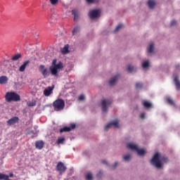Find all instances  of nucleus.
<instances>
[{
	"label": "nucleus",
	"mask_w": 180,
	"mask_h": 180,
	"mask_svg": "<svg viewBox=\"0 0 180 180\" xmlns=\"http://www.w3.org/2000/svg\"><path fill=\"white\" fill-rule=\"evenodd\" d=\"M168 158L165 156L161 155V153H156L152 160H150V164L158 169H162V167H164V162H167Z\"/></svg>",
	"instance_id": "1"
},
{
	"label": "nucleus",
	"mask_w": 180,
	"mask_h": 180,
	"mask_svg": "<svg viewBox=\"0 0 180 180\" xmlns=\"http://www.w3.org/2000/svg\"><path fill=\"white\" fill-rule=\"evenodd\" d=\"M63 63L59 62L57 64V59H53L52 64L49 68L51 75L53 77H58V72L63 70Z\"/></svg>",
	"instance_id": "2"
},
{
	"label": "nucleus",
	"mask_w": 180,
	"mask_h": 180,
	"mask_svg": "<svg viewBox=\"0 0 180 180\" xmlns=\"http://www.w3.org/2000/svg\"><path fill=\"white\" fill-rule=\"evenodd\" d=\"M6 102H19L20 96L15 92H7L5 96Z\"/></svg>",
	"instance_id": "3"
},
{
	"label": "nucleus",
	"mask_w": 180,
	"mask_h": 180,
	"mask_svg": "<svg viewBox=\"0 0 180 180\" xmlns=\"http://www.w3.org/2000/svg\"><path fill=\"white\" fill-rule=\"evenodd\" d=\"M157 53L155 51V44L154 42H150L146 46V55L148 57H153Z\"/></svg>",
	"instance_id": "4"
},
{
	"label": "nucleus",
	"mask_w": 180,
	"mask_h": 180,
	"mask_svg": "<svg viewBox=\"0 0 180 180\" xmlns=\"http://www.w3.org/2000/svg\"><path fill=\"white\" fill-rule=\"evenodd\" d=\"M112 105V101L109 99H103L101 102V108L103 113H107Z\"/></svg>",
	"instance_id": "5"
},
{
	"label": "nucleus",
	"mask_w": 180,
	"mask_h": 180,
	"mask_svg": "<svg viewBox=\"0 0 180 180\" xmlns=\"http://www.w3.org/2000/svg\"><path fill=\"white\" fill-rule=\"evenodd\" d=\"M53 106L57 112L63 110L65 106V102L63 99H58L53 103Z\"/></svg>",
	"instance_id": "6"
},
{
	"label": "nucleus",
	"mask_w": 180,
	"mask_h": 180,
	"mask_svg": "<svg viewBox=\"0 0 180 180\" xmlns=\"http://www.w3.org/2000/svg\"><path fill=\"white\" fill-rule=\"evenodd\" d=\"M89 16L90 19H91L92 20L99 19V17L101 16V10L99 9L91 10L89 12Z\"/></svg>",
	"instance_id": "7"
},
{
	"label": "nucleus",
	"mask_w": 180,
	"mask_h": 180,
	"mask_svg": "<svg viewBox=\"0 0 180 180\" xmlns=\"http://www.w3.org/2000/svg\"><path fill=\"white\" fill-rule=\"evenodd\" d=\"M120 77H122L120 73L113 75L109 80L110 86H115V85L117 84L119 79H120Z\"/></svg>",
	"instance_id": "8"
},
{
	"label": "nucleus",
	"mask_w": 180,
	"mask_h": 180,
	"mask_svg": "<svg viewBox=\"0 0 180 180\" xmlns=\"http://www.w3.org/2000/svg\"><path fill=\"white\" fill-rule=\"evenodd\" d=\"M141 65L144 71H148L151 68V61L149 59H143L141 63Z\"/></svg>",
	"instance_id": "9"
},
{
	"label": "nucleus",
	"mask_w": 180,
	"mask_h": 180,
	"mask_svg": "<svg viewBox=\"0 0 180 180\" xmlns=\"http://www.w3.org/2000/svg\"><path fill=\"white\" fill-rule=\"evenodd\" d=\"M111 127H115L117 129H119V127H120V125H119V120H115L110 122L109 124H108L105 126V129L109 130V129H111Z\"/></svg>",
	"instance_id": "10"
},
{
	"label": "nucleus",
	"mask_w": 180,
	"mask_h": 180,
	"mask_svg": "<svg viewBox=\"0 0 180 180\" xmlns=\"http://www.w3.org/2000/svg\"><path fill=\"white\" fill-rule=\"evenodd\" d=\"M39 72L42 74L44 78H47L50 73H49V70L44 65H39Z\"/></svg>",
	"instance_id": "11"
},
{
	"label": "nucleus",
	"mask_w": 180,
	"mask_h": 180,
	"mask_svg": "<svg viewBox=\"0 0 180 180\" xmlns=\"http://www.w3.org/2000/svg\"><path fill=\"white\" fill-rule=\"evenodd\" d=\"M139 68L136 65L129 64L127 67V71L129 72V74H136Z\"/></svg>",
	"instance_id": "12"
},
{
	"label": "nucleus",
	"mask_w": 180,
	"mask_h": 180,
	"mask_svg": "<svg viewBox=\"0 0 180 180\" xmlns=\"http://www.w3.org/2000/svg\"><path fill=\"white\" fill-rule=\"evenodd\" d=\"M139 147L140 146H139V145L134 142H129L127 143V148L128 150H131V151H136L139 150Z\"/></svg>",
	"instance_id": "13"
},
{
	"label": "nucleus",
	"mask_w": 180,
	"mask_h": 180,
	"mask_svg": "<svg viewBox=\"0 0 180 180\" xmlns=\"http://www.w3.org/2000/svg\"><path fill=\"white\" fill-rule=\"evenodd\" d=\"M57 171H59L60 174H64L67 169V167L64 165L63 162H59L56 166Z\"/></svg>",
	"instance_id": "14"
},
{
	"label": "nucleus",
	"mask_w": 180,
	"mask_h": 180,
	"mask_svg": "<svg viewBox=\"0 0 180 180\" xmlns=\"http://www.w3.org/2000/svg\"><path fill=\"white\" fill-rule=\"evenodd\" d=\"M133 160V154L127 153L122 156V162H130Z\"/></svg>",
	"instance_id": "15"
},
{
	"label": "nucleus",
	"mask_w": 180,
	"mask_h": 180,
	"mask_svg": "<svg viewBox=\"0 0 180 180\" xmlns=\"http://www.w3.org/2000/svg\"><path fill=\"white\" fill-rule=\"evenodd\" d=\"M19 122V117H13L7 121V126H13Z\"/></svg>",
	"instance_id": "16"
},
{
	"label": "nucleus",
	"mask_w": 180,
	"mask_h": 180,
	"mask_svg": "<svg viewBox=\"0 0 180 180\" xmlns=\"http://www.w3.org/2000/svg\"><path fill=\"white\" fill-rule=\"evenodd\" d=\"M53 89H54V86H48L44 90V95L46 96H50L53 94Z\"/></svg>",
	"instance_id": "17"
},
{
	"label": "nucleus",
	"mask_w": 180,
	"mask_h": 180,
	"mask_svg": "<svg viewBox=\"0 0 180 180\" xmlns=\"http://www.w3.org/2000/svg\"><path fill=\"white\" fill-rule=\"evenodd\" d=\"M29 64H30V60L25 61L22 65L20 66L19 71L20 72H24V71L26 70V67H28Z\"/></svg>",
	"instance_id": "18"
},
{
	"label": "nucleus",
	"mask_w": 180,
	"mask_h": 180,
	"mask_svg": "<svg viewBox=\"0 0 180 180\" xmlns=\"http://www.w3.org/2000/svg\"><path fill=\"white\" fill-rule=\"evenodd\" d=\"M72 15H74V21L77 22L79 19V11L77 9L72 10Z\"/></svg>",
	"instance_id": "19"
},
{
	"label": "nucleus",
	"mask_w": 180,
	"mask_h": 180,
	"mask_svg": "<svg viewBox=\"0 0 180 180\" xmlns=\"http://www.w3.org/2000/svg\"><path fill=\"white\" fill-rule=\"evenodd\" d=\"M142 105L146 109H151L153 108V103H151L150 101H142Z\"/></svg>",
	"instance_id": "20"
},
{
	"label": "nucleus",
	"mask_w": 180,
	"mask_h": 180,
	"mask_svg": "<svg viewBox=\"0 0 180 180\" xmlns=\"http://www.w3.org/2000/svg\"><path fill=\"white\" fill-rule=\"evenodd\" d=\"M138 155H140L141 157H144L146 154H147V150L146 148H141L140 146L138 148V150H136Z\"/></svg>",
	"instance_id": "21"
},
{
	"label": "nucleus",
	"mask_w": 180,
	"mask_h": 180,
	"mask_svg": "<svg viewBox=\"0 0 180 180\" xmlns=\"http://www.w3.org/2000/svg\"><path fill=\"white\" fill-rule=\"evenodd\" d=\"M35 147L36 148H38V150H41L43 147H44V142L43 141H38L35 143Z\"/></svg>",
	"instance_id": "22"
},
{
	"label": "nucleus",
	"mask_w": 180,
	"mask_h": 180,
	"mask_svg": "<svg viewBox=\"0 0 180 180\" xmlns=\"http://www.w3.org/2000/svg\"><path fill=\"white\" fill-rule=\"evenodd\" d=\"M119 161L115 160L113 164H112L111 165H110V168L112 171H115V169H117V167H119Z\"/></svg>",
	"instance_id": "23"
},
{
	"label": "nucleus",
	"mask_w": 180,
	"mask_h": 180,
	"mask_svg": "<svg viewBox=\"0 0 180 180\" xmlns=\"http://www.w3.org/2000/svg\"><path fill=\"white\" fill-rule=\"evenodd\" d=\"M157 2H155V0H149L148 1V6L150 8V9H153L155 7Z\"/></svg>",
	"instance_id": "24"
},
{
	"label": "nucleus",
	"mask_w": 180,
	"mask_h": 180,
	"mask_svg": "<svg viewBox=\"0 0 180 180\" xmlns=\"http://www.w3.org/2000/svg\"><path fill=\"white\" fill-rule=\"evenodd\" d=\"M81 30V28L79 27H75L72 32V34L73 36H76V34H77Z\"/></svg>",
	"instance_id": "25"
},
{
	"label": "nucleus",
	"mask_w": 180,
	"mask_h": 180,
	"mask_svg": "<svg viewBox=\"0 0 180 180\" xmlns=\"http://www.w3.org/2000/svg\"><path fill=\"white\" fill-rule=\"evenodd\" d=\"M8 82V77L6 76L0 77V84H6Z\"/></svg>",
	"instance_id": "26"
},
{
	"label": "nucleus",
	"mask_w": 180,
	"mask_h": 180,
	"mask_svg": "<svg viewBox=\"0 0 180 180\" xmlns=\"http://www.w3.org/2000/svg\"><path fill=\"white\" fill-rule=\"evenodd\" d=\"M21 57L22 55L20 53H17L12 57L11 60L13 61H17V60H19V58H20Z\"/></svg>",
	"instance_id": "27"
},
{
	"label": "nucleus",
	"mask_w": 180,
	"mask_h": 180,
	"mask_svg": "<svg viewBox=\"0 0 180 180\" xmlns=\"http://www.w3.org/2000/svg\"><path fill=\"white\" fill-rule=\"evenodd\" d=\"M166 101L167 103H169V105H172V106H175V102L170 97H167Z\"/></svg>",
	"instance_id": "28"
},
{
	"label": "nucleus",
	"mask_w": 180,
	"mask_h": 180,
	"mask_svg": "<svg viewBox=\"0 0 180 180\" xmlns=\"http://www.w3.org/2000/svg\"><path fill=\"white\" fill-rule=\"evenodd\" d=\"M122 27H123V24H119L118 25H117V27L113 31L114 33H117V32H119L120 30H122Z\"/></svg>",
	"instance_id": "29"
},
{
	"label": "nucleus",
	"mask_w": 180,
	"mask_h": 180,
	"mask_svg": "<svg viewBox=\"0 0 180 180\" xmlns=\"http://www.w3.org/2000/svg\"><path fill=\"white\" fill-rule=\"evenodd\" d=\"M96 176L98 179H101V178H103L104 174H103V170H100L98 172Z\"/></svg>",
	"instance_id": "30"
},
{
	"label": "nucleus",
	"mask_w": 180,
	"mask_h": 180,
	"mask_svg": "<svg viewBox=\"0 0 180 180\" xmlns=\"http://www.w3.org/2000/svg\"><path fill=\"white\" fill-rule=\"evenodd\" d=\"M63 131H71V127H65L60 129V133H63Z\"/></svg>",
	"instance_id": "31"
},
{
	"label": "nucleus",
	"mask_w": 180,
	"mask_h": 180,
	"mask_svg": "<svg viewBox=\"0 0 180 180\" xmlns=\"http://www.w3.org/2000/svg\"><path fill=\"white\" fill-rule=\"evenodd\" d=\"M176 25H178V22L176 20H172L170 22L169 26H170V27H175V26H176Z\"/></svg>",
	"instance_id": "32"
},
{
	"label": "nucleus",
	"mask_w": 180,
	"mask_h": 180,
	"mask_svg": "<svg viewBox=\"0 0 180 180\" xmlns=\"http://www.w3.org/2000/svg\"><path fill=\"white\" fill-rule=\"evenodd\" d=\"M63 54H67L69 52L68 51V45H65L61 50Z\"/></svg>",
	"instance_id": "33"
},
{
	"label": "nucleus",
	"mask_w": 180,
	"mask_h": 180,
	"mask_svg": "<svg viewBox=\"0 0 180 180\" xmlns=\"http://www.w3.org/2000/svg\"><path fill=\"white\" fill-rule=\"evenodd\" d=\"M174 83L176 85V88L177 89H180V82L179 80L177 78H174Z\"/></svg>",
	"instance_id": "34"
},
{
	"label": "nucleus",
	"mask_w": 180,
	"mask_h": 180,
	"mask_svg": "<svg viewBox=\"0 0 180 180\" xmlns=\"http://www.w3.org/2000/svg\"><path fill=\"white\" fill-rule=\"evenodd\" d=\"M8 178H9L8 175L0 173V180H6L8 179Z\"/></svg>",
	"instance_id": "35"
},
{
	"label": "nucleus",
	"mask_w": 180,
	"mask_h": 180,
	"mask_svg": "<svg viewBox=\"0 0 180 180\" xmlns=\"http://www.w3.org/2000/svg\"><path fill=\"white\" fill-rule=\"evenodd\" d=\"M86 180H92V179H94V176L92 175V173H88L86 175Z\"/></svg>",
	"instance_id": "36"
},
{
	"label": "nucleus",
	"mask_w": 180,
	"mask_h": 180,
	"mask_svg": "<svg viewBox=\"0 0 180 180\" xmlns=\"http://www.w3.org/2000/svg\"><path fill=\"white\" fill-rule=\"evenodd\" d=\"M65 141V138H59L57 140V144H63V143H64Z\"/></svg>",
	"instance_id": "37"
},
{
	"label": "nucleus",
	"mask_w": 180,
	"mask_h": 180,
	"mask_svg": "<svg viewBox=\"0 0 180 180\" xmlns=\"http://www.w3.org/2000/svg\"><path fill=\"white\" fill-rule=\"evenodd\" d=\"M143 88V84L142 83H136V89H141Z\"/></svg>",
	"instance_id": "38"
},
{
	"label": "nucleus",
	"mask_w": 180,
	"mask_h": 180,
	"mask_svg": "<svg viewBox=\"0 0 180 180\" xmlns=\"http://www.w3.org/2000/svg\"><path fill=\"white\" fill-rule=\"evenodd\" d=\"M27 105V106H30V107L36 106V101L28 102Z\"/></svg>",
	"instance_id": "39"
},
{
	"label": "nucleus",
	"mask_w": 180,
	"mask_h": 180,
	"mask_svg": "<svg viewBox=\"0 0 180 180\" xmlns=\"http://www.w3.org/2000/svg\"><path fill=\"white\" fill-rule=\"evenodd\" d=\"M79 101H83V102L85 101V95L82 94L78 98Z\"/></svg>",
	"instance_id": "40"
},
{
	"label": "nucleus",
	"mask_w": 180,
	"mask_h": 180,
	"mask_svg": "<svg viewBox=\"0 0 180 180\" xmlns=\"http://www.w3.org/2000/svg\"><path fill=\"white\" fill-rule=\"evenodd\" d=\"M146 112H141L140 118L143 120V119H146Z\"/></svg>",
	"instance_id": "41"
},
{
	"label": "nucleus",
	"mask_w": 180,
	"mask_h": 180,
	"mask_svg": "<svg viewBox=\"0 0 180 180\" xmlns=\"http://www.w3.org/2000/svg\"><path fill=\"white\" fill-rule=\"evenodd\" d=\"M102 163H103L104 165H106V167H110V165L109 164V162H108L107 160H103V161H102Z\"/></svg>",
	"instance_id": "42"
},
{
	"label": "nucleus",
	"mask_w": 180,
	"mask_h": 180,
	"mask_svg": "<svg viewBox=\"0 0 180 180\" xmlns=\"http://www.w3.org/2000/svg\"><path fill=\"white\" fill-rule=\"evenodd\" d=\"M50 2L52 5H56L58 2V0H50Z\"/></svg>",
	"instance_id": "43"
},
{
	"label": "nucleus",
	"mask_w": 180,
	"mask_h": 180,
	"mask_svg": "<svg viewBox=\"0 0 180 180\" xmlns=\"http://www.w3.org/2000/svg\"><path fill=\"white\" fill-rule=\"evenodd\" d=\"M176 71H179V70H180V65L179 64L176 65Z\"/></svg>",
	"instance_id": "44"
},
{
	"label": "nucleus",
	"mask_w": 180,
	"mask_h": 180,
	"mask_svg": "<svg viewBox=\"0 0 180 180\" xmlns=\"http://www.w3.org/2000/svg\"><path fill=\"white\" fill-rule=\"evenodd\" d=\"M75 127V124H71L70 125V129L72 130V129H74Z\"/></svg>",
	"instance_id": "45"
},
{
	"label": "nucleus",
	"mask_w": 180,
	"mask_h": 180,
	"mask_svg": "<svg viewBox=\"0 0 180 180\" xmlns=\"http://www.w3.org/2000/svg\"><path fill=\"white\" fill-rule=\"evenodd\" d=\"M89 4H92L94 0H86Z\"/></svg>",
	"instance_id": "46"
},
{
	"label": "nucleus",
	"mask_w": 180,
	"mask_h": 180,
	"mask_svg": "<svg viewBox=\"0 0 180 180\" xmlns=\"http://www.w3.org/2000/svg\"><path fill=\"white\" fill-rule=\"evenodd\" d=\"M9 176H10V178L13 177V173H10V174L8 176V178H9Z\"/></svg>",
	"instance_id": "47"
}]
</instances>
